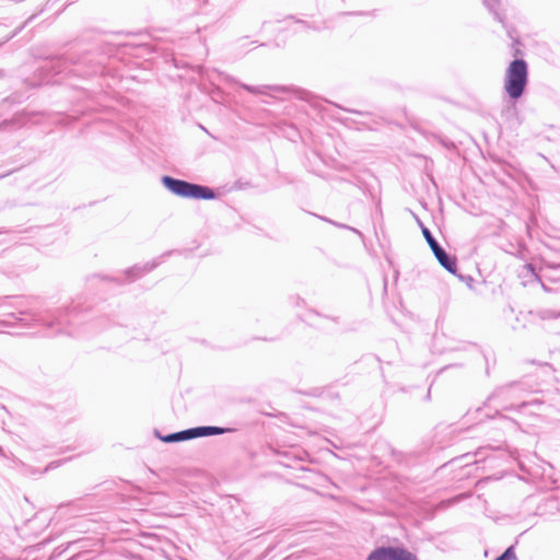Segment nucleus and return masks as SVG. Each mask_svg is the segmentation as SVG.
<instances>
[{"label":"nucleus","instance_id":"f257e3e1","mask_svg":"<svg viewBox=\"0 0 560 560\" xmlns=\"http://www.w3.org/2000/svg\"><path fill=\"white\" fill-rule=\"evenodd\" d=\"M162 184L174 195L182 198L211 200L215 198L213 190L207 186L177 179L171 176H163Z\"/></svg>","mask_w":560,"mask_h":560},{"label":"nucleus","instance_id":"f03ea898","mask_svg":"<svg viewBox=\"0 0 560 560\" xmlns=\"http://www.w3.org/2000/svg\"><path fill=\"white\" fill-rule=\"evenodd\" d=\"M527 63L523 59H514L505 74L504 89L509 96L513 100H517L524 93L527 84Z\"/></svg>","mask_w":560,"mask_h":560},{"label":"nucleus","instance_id":"7ed1b4c3","mask_svg":"<svg viewBox=\"0 0 560 560\" xmlns=\"http://www.w3.org/2000/svg\"><path fill=\"white\" fill-rule=\"evenodd\" d=\"M417 222L421 228V232L440 265L444 267L448 272L455 275L457 271L456 258L445 252V249L434 238L431 231L421 222L419 218H417Z\"/></svg>","mask_w":560,"mask_h":560},{"label":"nucleus","instance_id":"20e7f679","mask_svg":"<svg viewBox=\"0 0 560 560\" xmlns=\"http://www.w3.org/2000/svg\"><path fill=\"white\" fill-rule=\"evenodd\" d=\"M366 560H418V557L404 546H380L370 552Z\"/></svg>","mask_w":560,"mask_h":560},{"label":"nucleus","instance_id":"39448f33","mask_svg":"<svg viewBox=\"0 0 560 560\" xmlns=\"http://www.w3.org/2000/svg\"><path fill=\"white\" fill-rule=\"evenodd\" d=\"M191 430H192L194 439L222 435L225 433H233L236 431L235 428L218 427V425H199V427L191 428Z\"/></svg>","mask_w":560,"mask_h":560},{"label":"nucleus","instance_id":"423d86ee","mask_svg":"<svg viewBox=\"0 0 560 560\" xmlns=\"http://www.w3.org/2000/svg\"><path fill=\"white\" fill-rule=\"evenodd\" d=\"M241 88L253 94H269L270 91H282L281 86L277 85H258L253 86L245 83L241 84Z\"/></svg>","mask_w":560,"mask_h":560},{"label":"nucleus","instance_id":"0eeeda50","mask_svg":"<svg viewBox=\"0 0 560 560\" xmlns=\"http://www.w3.org/2000/svg\"><path fill=\"white\" fill-rule=\"evenodd\" d=\"M487 9L493 14L494 19L500 23H504V18L500 13V0H482Z\"/></svg>","mask_w":560,"mask_h":560},{"label":"nucleus","instance_id":"6e6552de","mask_svg":"<svg viewBox=\"0 0 560 560\" xmlns=\"http://www.w3.org/2000/svg\"><path fill=\"white\" fill-rule=\"evenodd\" d=\"M156 266L155 262H152V264H145L144 266L140 267V266H135L132 267L131 269H129L127 271L128 275H132L133 278H138L140 276H142L143 273L145 272H149L151 271L154 267Z\"/></svg>","mask_w":560,"mask_h":560},{"label":"nucleus","instance_id":"1a4fd4ad","mask_svg":"<svg viewBox=\"0 0 560 560\" xmlns=\"http://www.w3.org/2000/svg\"><path fill=\"white\" fill-rule=\"evenodd\" d=\"M174 443L194 440L191 428L173 433Z\"/></svg>","mask_w":560,"mask_h":560},{"label":"nucleus","instance_id":"9d476101","mask_svg":"<svg viewBox=\"0 0 560 560\" xmlns=\"http://www.w3.org/2000/svg\"><path fill=\"white\" fill-rule=\"evenodd\" d=\"M155 436L165 443H174L173 433L162 435L158 430L154 431Z\"/></svg>","mask_w":560,"mask_h":560},{"label":"nucleus","instance_id":"9b49d317","mask_svg":"<svg viewBox=\"0 0 560 560\" xmlns=\"http://www.w3.org/2000/svg\"><path fill=\"white\" fill-rule=\"evenodd\" d=\"M318 387H315L313 390H299L300 394H303V395H313V396H316L318 395Z\"/></svg>","mask_w":560,"mask_h":560},{"label":"nucleus","instance_id":"f8f14e48","mask_svg":"<svg viewBox=\"0 0 560 560\" xmlns=\"http://www.w3.org/2000/svg\"><path fill=\"white\" fill-rule=\"evenodd\" d=\"M431 399V387H428L425 390V395L423 397L424 401H429Z\"/></svg>","mask_w":560,"mask_h":560},{"label":"nucleus","instance_id":"ddd939ff","mask_svg":"<svg viewBox=\"0 0 560 560\" xmlns=\"http://www.w3.org/2000/svg\"><path fill=\"white\" fill-rule=\"evenodd\" d=\"M458 498L451 499L448 501H443L441 504L445 506H450L452 503L457 502Z\"/></svg>","mask_w":560,"mask_h":560},{"label":"nucleus","instance_id":"4468645a","mask_svg":"<svg viewBox=\"0 0 560 560\" xmlns=\"http://www.w3.org/2000/svg\"><path fill=\"white\" fill-rule=\"evenodd\" d=\"M61 313H62V312H61V311H59V315H58V317L56 318V320H57V323H58V324H63V323H65V320H63V319H62V317H61Z\"/></svg>","mask_w":560,"mask_h":560},{"label":"nucleus","instance_id":"2eb2a0df","mask_svg":"<svg viewBox=\"0 0 560 560\" xmlns=\"http://www.w3.org/2000/svg\"><path fill=\"white\" fill-rule=\"evenodd\" d=\"M544 369H545L546 371H550V370H551V366H550V365H548V364H545V365H544Z\"/></svg>","mask_w":560,"mask_h":560},{"label":"nucleus","instance_id":"dca6fc26","mask_svg":"<svg viewBox=\"0 0 560 560\" xmlns=\"http://www.w3.org/2000/svg\"><path fill=\"white\" fill-rule=\"evenodd\" d=\"M31 301H32V302L30 303V305H32L34 302H36V301H37V299H36V298H33V299H31Z\"/></svg>","mask_w":560,"mask_h":560},{"label":"nucleus","instance_id":"f3484780","mask_svg":"<svg viewBox=\"0 0 560 560\" xmlns=\"http://www.w3.org/2000/svg\"><path fill=\"white\" fill-rule=\"evenodd\" d=\"M339 228H346V229H349L348 226L346 225H342V224H338Z\"/></svg>","mask_w":560,"mask_h":560},{"label":"nucleus","instance_id":"a211bd4d","mask_svg":"<svg viewBox=\"0 0 560 560\" xmlns=\"http://www.w3.org/2000/svg\"><path fill=\"white\" fill-rule=\"evenodd\" d=\"M527 404L526 402H522L518 407H523V406H526Z\"/></svg>","mask_w":560,"mask_h":560}]
</instances>
